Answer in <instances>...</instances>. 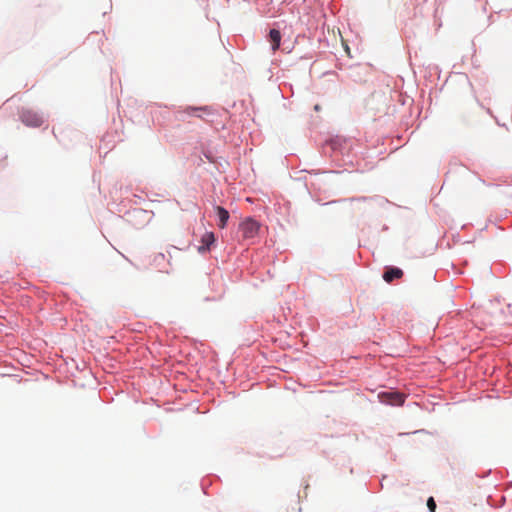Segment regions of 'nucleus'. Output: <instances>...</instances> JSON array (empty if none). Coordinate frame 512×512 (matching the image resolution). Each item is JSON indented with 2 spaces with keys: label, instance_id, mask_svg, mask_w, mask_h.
<instances>
[{
  "label": "nucleus",
  "instance_id": "8",
  "mask_svg": "<svg viewBox=\"0 0 512 512\" xmlns=\"http://www.w3.org/2000/svg\"><path fill=\"white\" fill-rule=\"evenodd\" d=\"M269 38L272 43V50L276 51L280 46V41H281L280 32L276 29H271L270 33H269Z\"/></svg>",
  "mask_w": 512,
  "mask_h": 512
},
{
  "label": "nucleus",
  "instance_id": "3",
  "mask_svg": "<svg viewBox=\"0 0 512 512\" xmlns=\"http://www.w3.org/2000/svg\"><path fill=\"white\" fill-rule=\"evenodd\" d=\"M20 118L22 122L31 127H39L43 124V116L31 109H25L21 112Z\"/></svg>",
  "mask_w": 512,
  "mask_h": 512
},
{
  "label": "nucleus",
  "instance_id": "11",
  "mask_svg": "<svg viewBox=\"0 0 512 512\" xmlns=\"http://www.w3.org/2000/svg\"><path fill=\"white\" fill-rule=\"evenodd\" d=\"M314 109H315L316 111H319V110H320V106L317 104V105H315Z\"/></svg>",
  "mask_w": 512,
  "mask_h": 512
},
{
  "label": "nucleus",
  "instance_id": "4",
  "mask_svg": "<svg viewBox=\"0 0 512 512\" xmlns=\"http://www.w3.org/2000/svg\"><path fill=\"white\" fill-rule=\"evenodd\" d=\"M379 397L383 403L390 405H402L405 400V396L399 392H385L379 394Z\"/></svg>",
  "mask_w": 512,
  "mask_h": 512
},
{
  "label": "nucleus",
  "instance_id": "2",
  "mask_svg": "<svg viewBox=\"0 0 512 512\" xmlns=\"http://www.w3.org/2000/svg\"><path fill=\"white\" fill-rule=\"evenodd\" d=\"M260 229V224L253 218L244 219L240 225L239 230L242 233L244 239H251L257 236Z\"/></svg>",
  "mask_w": 512,
  "mask_h": 512
},
{
  "label": "nucleus",
  "instance_id": "1",
  "mask_svg": "<svg viewBox=\"0 0 512 512\" xmlns=\"http://www.w3.org/2000/svg\"><path fill=\"white\" fill-rule=\"evenodd\" d=\"M212 108L210 106H186V107H180L177 111V114L180 116V119H183L182 116H195L200 119H204L205 115H211L212 114Z\"/></svg>",
  "mask_w": 512,
  "mask_h": 512
},
{
  "label": "nucleus",
  "instance_id": "6",
  "mask_svg": "<svg viewBox=\"0 0 512 512\" xmlns=\"http://www.w3.org/2000/svg\"><path fill=\"white\" fill-rule=\"evenodd\" d=\"M403 276V271L397 267L387 268L383 274V279L387 283H391L395 279H400Z\"/></svg>",
  "mask_w": 512,
  "mask_h": 512
},
{
  "label": "nucleus",
  "instance_id": "10",
  "mask_svg": "<svg viewBox=\"0 0 512 512\" xmlns=\"http://www.w3.org/2000/svg\"><path fill=\"white\" fill-rule=\"evenodd\" d=\"M164 260H165V256L162 253H159V254L155 255L154 258H153V261L155 263H160V262H162Z\"/></svg>",
  "mask_w": 512,
  "mask_h": 512
},
{
  "label": "nucleus",
  "instance_id": "9",
  "mask_svg": "<svg viewBox=\"0 0 512 512\" xmlns=\"http://www.w3.org/2000/svg\"><path fill=\"white\" fill-rule=\"evenodd\" d=\"M427 506H428V509L430 510V512H435V510H436V503H435L433 497H430L427 500Z\"/></svg>",
  "mask_w": 512,
  "mask_h": 512
},
{
  "label": "nucleus",
  "instance_id": "7",
  "mask_svg": "<svg viewBox=\"0 0 512 512\" xmlns=\"http://www.w3.org/2000/svg\"><path fill=\"white\" fill-rule=\"evenodd\" d=\"M215 211L217 213V216L219 218L218 226L219 228L223 229L227 225V222L229 220V212L223 208L222 206H216Z\"/></svg>",
  "mask_w": 512,
  "mask_h": 512
},
{
  "label": "nucleus",
  "instance_id": "5",
  "mask_svg": "<svg viewBox=\"0 0 512 512\" xmlns=\"http://www.w3.org/2000/svg\"><path fill=\"white\" fill-rule=\"evenodd\" d=\"M215 235L213 232H206L201 237V245L198 247L200 253H205L211 249V246L215 243Z\"/></svg>",
  "mask_w": 512,
  "mask_h": 512
}]
</instances>
